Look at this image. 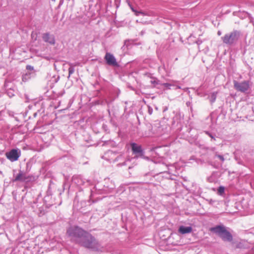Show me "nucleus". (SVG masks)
<instances>
[{
  "label": "nucleus",
  "instance_id": "obj_1",
  "mask_svg": "<svg viewBox=\"0 0 254 254\" xmlns=\"http://www.w3.org/2000/svg\"><path fill=\"white\" fill-rule=\"evenodd\" d=\"M67 234L72 241L86 248L98 252L104 250V248L93 236L79 227H70L67 230Z\"/></svg>",
  "mask_w": 254,
  "mask_h": 254
},
{
  "label": "nucleus",
  "instance_id": "obj_2",
  "mask_svg": "<svg viewBox=\"0 0 254 254\" xmlns=\"http://www.w3.org/2000/svg\"><path fill=\"white\" fill-rule=\"evenodd\" d=\"M105 183L103 187L101 188L99 185H96L94 187L90 190L91 196H93L95 193L103 194L108 193L112 191L115 188L114 183L110 181L109 179H105Z\"/></svg>",
  "mask_w": 254,
  "mask_h": 254
},
{
  "label": "nucleus",
  "instance_id": "obj_3",
  "mask_svg": "<svg viewBox=\"0 0 254 254\" xmlns=\"http://www.w3.org/2000/svg\"><path fill=\"white\" fill-rule=\"evenodd\" d=\"M241 36L240 31L234 30L221 37L223 43L229 46L235 45Z\"/></svg>",
  "mask_w": 254,
  "mask_h": 254
},
{
  "label": "nucleus",
  "instance_id": "obj_4",
  "mask_svg": "<svg viewBox=\"0 0 254 254\" xmlns=\"http://www.w3.org/2000/svg\"><path fill=\"white\" fill-rule=\"evenodd\" d=\"M211 230L217 234L224 241L231 242L233 240L232 234L223 226H216L212 228Z\"/></svg>",
  "mask_w": 254,
  "mask_h": 254
},
{
  "label": "nucleus",
  "instance_id": "obj_5",
  "mask_svg": "<svg viewBox=\"0 0 254 254\" xmlns=\"http://www.w3.org/2000/svg\"><path fill=\"white\" fill-rule=\"evenodd\" d=\"M234 87L237 91L245 93L247 91L250 87V81H243L242 82H238L234 80Z\"/></svg>",
  "mask_w": 254,
  "mask_h": 254
},
{
  "label": "nucleus",
  "instance_id": "obj_6",
  "mask_svg": "<svg viewBox=\"0 0 254 254\" xmlns=\"http://www.w3.org/2000/svg\"><path fill=\"white\" fill-rule=\"evenodd\" d=\"M21 155V151L19 149H12L6 152V158L11 162L17 161Z\"/></svg>",
  "mask_w": 254,
  "mask_h": 254
},
{
  "label": "nucleus",
  "instance_id": "obj_7",
  "mask_svg": "<svg viewBox=\"0 0 254 254\" xmlns=\"http://www.w3.org/2000/svg\"><path fill=\"white\" fill-rule=\"evenodd\" d=\"M131 147L133 153L135 155V158H145L144 151L142 149L141 145H138L135 143H132Z\"/></svg>",
  "mask_w": 254,
  "mask_h": 254
},
{
  "label": "nucleus",
  "instance_id": "obj_8",
  "mask_svg": "<svg viewBox=\"0 0 254 254\" xmlns=\"http://www.w3.org/2000/svg\"><path fill=\"white\" fill-rule=\"evenodd\" d=\"M15 171L16 170H13L14 173ZM14 178L13 180V182H26L30 180L29 176H27L25 173L21 170H19V173L16 175L14 174Z\"/></svg>",
  "mask_w": 254,
  "mask_h": 254
},
{
  "label": "nucleus",
  "instance_id": "obj_9",
  "mask_svg": "<svg viewBox=\"0 0 254 254\" xmlns=\"http://www.w3.org/2000/svg\"><path fill=\"white\" fill-rule=\"evenodd\" d=\"M106 64L111 66H118L119 64L115 56L110 53L107 52L104 57Z\"/></svg>",
  "mask_w": 254,
  "mask_h": 254
},
{
  "label": "nucleus",
  "instance_id": "obj_10",
  "mask_svg": "<svg viewBox=\"0 0 254 254\" xmlns=\"http://www.w3.org/2000/svg\"><path fill=\"white\" fill-rule=\"evenodd\" d=\"M42 39L45 42L51 45H54L56 43L55 36L53 34H51L49 32L43 33Z\"/></svg>",
  "mask_w": 254,
  "mask_h": 254
},
{
  "label": "nucleus",
  "instance_id": "obj_11",
  "mask_svg": "<svg viewBox=\"0 0 254 254\" xmlns=\"http://www.w3.org/2000/svg\"><path fill=\"white\" fill-rule=\"evenodd\" d=\"M72 182L73 184H75L79 187L84 185L85 184H90L89 181H86V182H85L82 177L80 175L73 176L72 178Z\"/></svg>",
  "mask_w": 254,
  "mask_h": 254
},
{
  "label": "nucleus",
  "instance_id": "obj_12",
  "mask_svg": "<svg viewBox=\"0 0 254 254\" xmlns=\"http://www.w3.org/2000/svg\"><path fill=\"white\" fill-rule=\"evenodd\" d=\"M34 211H36L38 209L39 215H43L44 214V207L43 205H40L38 204V200L34 201L31 205Z\"/></svg>",
  "mask_w": 254,
  "mask_h": 254
},
{
  "label": "nucleus",
  "instance_id": "obj_13",
  "mask_svg": "<svg viewBox=\"0 0 254 254\" xmlns=\"http://www.w3.org/2000/svg\"><path fill=\"white\" fill-rule=\"evenodd\" d=\"M36 75L35 71H27L24 74L22 75V80L23 82H26L30 79L31 78H33Z\"/></svg>",
  "mask_w": 254,
  "mask_h": 254
},
{
  "label": "nucleus",
  "instance_id": "obj_14",
  "mask_svg": "<svg viewBox=\"0 0 254 254\" xmlns=\"http://www.w3.org/2000/svg\"><path fill=\"white\" fill-rule=\"evenodd\" d=\"M192 228L191 226H181L179 227L178 232L182 234H186L191 232Z\"/></svg>",
  "mask_w": 254,
  "mask_h": 254
},
{
  "label": "nucleus",
  "instance_id": "obj_15",
  "mask_svg": "<svg viewBox=\"0 0 254 254\" xmlns=\"http://www.w3.org/2000/svg\"><path fill=\"white\" fill-rule=\"evenodd\" d=\"M86 202L84 201H82L80 203H78L77 205L75 204V200L74 201L73 208L74 209H76L77 210L81 212H83V211L82 210V208L84 207L86 205Z\"/></svg>",
  "mask_w": 254,
  "mask_h": 254
},
{
  "label": "nucleus",
  "instance_id": "obj_16",
  "mask_svg": "<svg viewBox=\"0 0 254 254\" xmlns=\"http://www.w3.org/2000/svg\"><path fill=\"white\" fill-rule=\"evenodd\" d=\"M214 158L218 159L220 161L221 164L223 163L225 160L224 155L219 154L217 152H215Z\"/></svg>",
  "mask_w": 254,
  "mask_h": 254
},
{
  "label": "nucleus",
  "instance_id": "obj_17",
  "mask_svg": "<svg viewBox=\"0 0 254 254\" xmlns=\"http://www.w3.org/2000/svg\"><path fill=\"white\" fill-rule=\"evenodd\" d=\"M172 82H173V83H164L162 84V85L164 87L166 88L167 89H171L172 86L173 87V86H175L174 83H177V82H178V81L172 80Z\"/></svg>",
  "mask_w": 254,
  "mask_h": 254
},
{
  "label": "nucleus",
  "instance_id": "obj_18",
  "mask_svg": "<svg viewBox=\"0 0 254 254\" xmlns=\"http://www.w3.org/2000/svg\"><path fill=\"white\" fill-rule=\"evenodd\" d=\"M217 95V92H214L211 93L210 96H209L208 98L209 99V101L211 104L213 103L216 99Z\"/></svg>",
  "mask_w": 254,
  "mask_h": 254
},
{
  "label": "nucleus",
  "instance_id": "obj_19",
  "mask_svg": "<svg viewBox=\"0 0 254 254\" xmlns=\"http://www.w3.org/2000/svg\"><path fill=\"white\" fill-rule=\"evenodd\" d=\"M216 175V172H213L211 175L207 178L208 181L210 183L215 182L217 180Z\"/></svg>",
  "mask_w": 254,
  "mask_h": 254
},
{
  "label": "nucleus",
  "instance_id": "obj_20",
  "mask_svg": "<svg viewBox=\"0 0 254 254\" xmlns=\"http://www.w3.org/2000/svg\"><path fill=\"white\" fill-rule=\"evenodd\" d=\"M235 159L237 161L238 164L245 166V162L240 158L237 154H235Z\"/></svg>",
  "mask_w": 254,
  "mask_h": 254
},
{
  "label": "nucleus",
  "instance_id": "obj_21",
  "mask_svg": "<svg viewBox=\"0 0 254 254\" xmlns=\"http://www.w3.org/2000/svg\"><path fill=\"white\" fill-rule=\"evenodd\" d=\"M69 67L68 68V77H69L72 74H73L75 71L74 70V66H75V64H73L70 63L69 64Z\"/></svg>",
  "mask_w": 254,
  "mask_h": 254
},
{
  "label": "nucleus",
  "instance_id": "obj_22",
  "mask_svg": "<svg viewBox=\"0 0 254 254\" xmlns=\"http://www.w3.org/2000/svg\"><path fill=\"white\" fill-rule=\"evenodd\" d=\"M204 132L211 138V141L216 140V136L215 133H213L209 131H204Z\"/></svg>",
  "mask_w": 254,
  "mask_h": 254
},
{
  "label": "nucleus",
  "instance_id": "obj_23",
  "mask_svg": "<svg viewBox=\"0 0 254 254\" xmlns=\"http://www.w3.org/2000/svg\"><path fill=\"white\" fill-rule=\"evenodd\" d=\"M217 190L218 193L220 195H222L224 193L225 188L223 186H220L218 188Z\"/></svg>",
  "mask_w": 254,
  "mask_h": 254
},
{
  "label": "nucleus",
  "instance_id": "obj_24",
  "mask_svg": "<svg viewBox=\"0 0 254 254\" xmlns=\"http://www.w3.org/2000/svg\"><path fill=\"white\" fill-rule=\"evenodd\" d=\"M51 195V191L48 190L47 191V195L44 197V200L45 201H47L48 200V199L50 198V196Z\"/></svg>",
  "mask_w": 254,
  "mask_h": 254
},
{
  "label": "nucleus",
  "instance_id": "obj_25",
  "mask_svg": "<svg viewBox=\"0 0 254 254\" xmlns=\"http://www.w3.org/2000/svg\"><path fill=\"white\" fill-rule=\"evenodd\" d=\"M26 69L28 70L27 71H35L34 69V67L30 65H27Z\"/></svg>",
  "mask_w": 254,
  "mask_h": 254
},
{
  "label": "nucleus",
  "instance_id": "obj_26",
  "mask_svg": "<svg viewBox=\"0 0 254 254\" xmlns=\"http://www.w3.org/2000/svg\"><path fill=\"white\" fill-rule=\"evenodd\" d=\"M130 44V41L129 40H126L124 43V45L123 47V48H124L125 46L127 47V49H128V47L129 46Z\"/></svg>",
  "mask_w": 254,
  "mask_h": 254
},
{
  "label": "nucleus",
  "instance_id": "obj_27",
  "mask_svg": "<svg viewBox=\"0 0 254 254\" xmlns=\"http://www.w3.org/2000/svg\"><path fill=\"white\" fill-rule=\"evenodd\" d=\"M147 108H148V113L151 115H152V113H153V109L152 107H151L150 106H147Z\"/></svg>",
  "mask_w": 254,
  "mask_h": 254
},
{
  "label": "nucleus",
  "instance_id": "obj_28",
  "mask_svg": "<svg viewBox=\"0 0 254 254\" xmlns=\"http://www.w3.org/2000/svg\"><path fill=\"white\" fill-rule=\"evenodd\" d=\"M132 10L135 12V14L137 16H138L140 14H142V15H144V13L143 12H141V11H135L132 8H131Z\"/></svg>",
  "mask_w": 254,
  "mask_h": 254
},
{
  "label": "nucleus",
  "instance_id": "obj_29",
  "mask_svg": "<svg viewBox=\"0 0 254 254\" xmlns=\"http://www.w3.org/2000/svg\"><path fill=\"white\" fill-rule=\"evenodd\" d=\"M202 43V41L201 39H198L195 41V43L199 46Z\"/></svg>",
  "mask_w": 254,
  "mask_h": 254
},
{
  "label": "nucleus",
  "instance_id": "obj_30",
  "mask_svg": "<svg viewBox=\"0 0 254 254\" xmlns=\"http://www.w3.org/2000/svg\"><path fill=\"white\" fill-rule=\"evenodd\" d=\"M151 83L152 84H158V81H156V80H155V79H154V80H152L151 81Z\"/></svg>",
  "mask_w": 254,
  "mask_h": 254
},
{
  "label": "nucleus",
  "instance_id": "obj_31",
  "mask_svg": "<svg viewBox=\"0 0 254 254\" xmlns=\"http://www.w3.org/2000/svg\"><path fill=\"white\" fill-rule=\"evenodd\" d=\"M174 87H175V89H176V90L181 88L180 86H179V85H176L175 84V86Z\"/></svg>",
  "mask_w": 254,
  "mask_h": 254
},
{
  "label": "nucleus",
  "instance_id": "obj_32",
  "mask_svg": "<svg viewBox=\"0 0 254 254\" xmlns=\"http://www.w3.org/2000/svg\"><path fill=\"white\" fill-rule=\"evenodd\" d=\"M209 203H210V204H212L215 202V200H212V199H210V200H209Z\"/></svg>",
  "mask_w": 254,
  "mask_h": 254
},
{
  "label": "nucleus",
  "instance_id": "obj_33",
  "mask_svg": "<svg viewBox=\"0 0 254 254\" xmlns=\"http://www.w3.org/2000/svg\"><path fill=\"white\" fill-rule=\"evenodd\" d=\"M7 94H8V95H9V97H12V96L14 95V94H13L10 93V92H9V91L7 92Z\"/></svg>",
  "mask_w": 254,
  "mask_h": 254
},
{
  "label": "nucleus",
  "instance_id": "obj_34",
  "mask_svg": "<svg viewBox=\"0 0 254 254\" xmlns=\"http://www.w3.org/2000/svg\"><path fill=\"white\" fill-rule=\"evenodd\" d=\"M7 94H8V95H9V97H12V96L14 95V94H13L10 93V92H9V91L7 92Z\"/></svg>",
  "mask_w": 254,
  "mask_h": 254
},
{
  "label": "nucleus",
  "instance_id": "obj_35",
  "mask_svg": "<svg viewBox=\"0 0 254 254\" xmlns=\"http://www.w3.org/2000/svg\"><path fill=\"white\" fill-rule=\"evenodd\" d=\"M242 14L244 15V17H246L247 16L249 15V14L248 13H243Z\"/></svg>",
  "mask_w": 254,
  "mask_h": 254
},
{
  "label": "nucleus",
  "instance_id": "obj_36",
  "mask_svg": "<svg viewBox=\"0 0 254 254\" xmlns=\"http://www.w3.org/2000/svg\"><path fill=\"white\" fill-rule=\"evenodd\" d=\"M221 32L220 31H218L217 32V34L218 36H220L221 35Z\"/></svg>",
  "mask_w": 254,
  "mask_h": 254
},
{
  "label": "nucleus",
  "instance_id": "obj_37",
  "mask_svg": "<svg viewBox=\"0 0 254 254\" xmlns=\"http://www.w3.org/2000/svg\"><path fill=\"white\" fill-rule=\"evenodd\" d=\"M108 154H113V152L112 151H108V152H107Z\"/></svg>",
  "mask_w": 254,
  "mask_h": 254
},
{
  "label": "nucleus",
  "instance_id": "obj_38",
  "mask_svg": "<svg viewBox=\"0 0 254 254\" xmlns=\"http://www.w3.org/2000/svg\"><path fill=\"white\" fill-rule=\"evenodd\" d=\"M37 113H35L34 114V115H33L34 117H36V116H37Z\"/></svg>",
  "mask_w": 254,
  "mask_h": 254
},
{
  "label": "nucleus",
  "instance_id": "obj_39",
  "mask_svg": "<svg viewBox=\"0 0 254 254\" xmlns=\"http://www.w3.org/2000/svg\"><path fill=\"white\" fill-rule=\"evenodd\" d=\"M63 1V0H60V4H62Z\"/></svg>",
  "mask_w": 254,
  "mask_h": 254
},
{
  "label": "nucleus",
  "instance_id": "obj_40",
  "mask_svg": "<svg viewBox=\"0 0 254 254\" xmlns=\"http://www.w3.org/2000/svg\"><path fill=\"white\" fill-rule=\"evenodd\" d=\"M215 147H212V149H211V150H215Z\"/></svg>",
  "mask_w": 254,
  "mask_h": 254
},
{
  "label": "nucleus",
  "instance_id": "obj_41",
  "mask_svg": "<svg viewBox=\"0 0 254 254\" xmlns=\"http://www.w3.org/2000/svg\"><path fill=\"white\" fill-rule=\"evenodd\" d=\"M251 22H253L252 19H251Z\"/></svg>",
  "mask_w": 254,
  "mask_h": 254
}]
</instances>
